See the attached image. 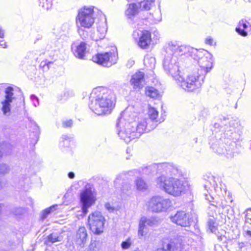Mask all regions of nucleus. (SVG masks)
Listing matches in <instances>:
<instances>
[{
    "mask_svg": "<svg viewBox=\"0 0 251 251\" xmlns=\"http://www.w3.org/2000/svg\"><path fill=\"white\" fill-rule=\"evenodd\" d=\"M87 49V44L84 42H81L79 44L74 43L72 46V50L74 55L81 59H84Z\"/></svg>",
    "mask_w": 251,
    "mask_h": 251,
    "instance_id": "24",
    "label": "nucleus"
},
{
    "mask_svg": "<svg viewBox=\"0 0 251 251\" xmlns=\"http://www.w3.org/2000/svg\"><path fill=\"white\" fill-rule=\"evenodd\" d=\"M0 46L4 48L7 47L6 43L3 40L0 39Z\"/></svg>",
    "mask_w": 251,
    "mask_h": 251,
    "instance_id": "53",
    "label": "nucleus"
},
{
    "mask_svg": "<svg viewBox=\"0 0 251 251\" xmlns=\"http://www.w3.org/2000/svg\"><path fill=\"white\" fill-rule=\"evenodd\" d=\"M5 100L1 102L2 106L1 110L5 116L9 115L11 110L10 103L15 99L14 96V89L11 87H7L5 91Z\"/></svg>",
    "mask_w": 251,
    "mask_h": 251,
    "instance_id": "16",
    "label": "nucleus"
},
{
    "mask_svg": "<svg viewBox=\"0 0 251 251\" xmlns=\"http://www.w3.org/2000/svg\"><path fill=\"white\" fill-rule=\"evenodd\" d=\"M53 62L47 59L42 61L40 64V67L42 68L44 71H47L53 64Z\"/></svg>",
    "mask_w": 251,
    "mask_h": 251,
    "instance_id": "41",
    "label": "nucleus"
},
{
    "mask_svg": "<svg viewBox=\"0 0 251 251\" xmlns=\"http://www.w3.org/2000/svg\"><path fill=\"white\" fill-rule=\"evenodd\" d=\"M4 37V32L3 30L0 27V39Z\"/></svg>",
    "mask_w": 251,
    "mask_h": 251,
    "instance_id": "56",
    "label": "nucleus"
},
{
    "mask_svg": "<svg viewBox=\"0 0 251 251\" xmlns=\"http://www.w3.org/2000/svg\"><path fill=\"white\" fill-rule=\"evenodd\" d=\"M132 36L140 48L146 49L149 47L151 42V34L149 31L135 30L133 32Z\"/></svg>",
    "mask_w": 251,
    "mask_h": 251,
    "instance_id": "15",
    "label": "nucleus"
},
{
    "mask_svg": "<svg viewBox=\"0 0 251 251\" xmlns=\"http://www.w3.org/2000/svg\"><path fill=\"white\" fill-rule=\"evenodd\" d=\"M205 77L199 72H195L188 75L185 78L181 75L176 82L185 91L194 92L201 88Z\"/></svg>",
    "mask_w": 251,
    "mask_h": 251,
    "instance_id": "8",
    "label": "nucleus"
},
{
    "mask_svg": "<svg viewBox=\"0 0 251 251\" xmlns=\"http://www.w3.org/2000/svg\"><path fill=\"white\" fill-rule=\"evenodd\" d=\"M39 5L44 9L48 10L50 9L52 6L53 0H38Z\"/></svg>",
    "mask_w": 251,
    "mask_h": 251,
    "instance_id": "37",
    "label": "nucleus"
},
{
    "mask_svg": "<svg viewBox=\"0 0 251 251\" xmlns=\"http://www.w3.org/2000/svg\"><path fill=\"white\" fill-rule=\"evenodd\" d=\"M153 166H149L144 168H140L139 169H135L130 171L127 173H122L118 175L114 180V186L117 191L120 190L123 193H126L128 190H130L131 186L129 184L125 182L127 176H137L138 175H149L152 170Z\"/></svg>",
    "mask_w": 251,
    "mask_h": 251,
    "instance_id": "9",
    "label": "nucleus"
},
{
    "mask_svg": "<svg viewBox=\"0 0 251 251\" xmlns=\"http://www.w3.org/2000/svg\"><path fill=\"white\" fill-rule=\"evenodd\" d=\"M205 179L204 183V189L211 197L214 193L218 195H223L226 193V189L225 185L221 182V178L213 176H208Z\"/></svg>",
    "mask_w": 251,
    "mask_h": 251,
    "instance_id": "12",
    "label": "nucleus"
},
{
    "mask_svg": "<svg viewBox=\"0 0 251 251\" xmlns=\"http://www.w3.org/2000/svg\"><path fill=\"white\" fill-rule=\"evenodd\" d=\"M2 156H3L2 153L1 151H0V158H1Z\"/></svg>",
    "mask_w": 251,
    "mask_h": 251,
    "instance_id": "61",
    "label": "nucleus"
},
{
    "mask_svg": "<svg viewBox=\"0 0 251 251\" xmlns=\"http://www.w3.org/2000/svg\"><path fill=\"white\" fill-rule=\"evenodd\" d=\"M204 195L205 196V199H207V200H208V198L207 197H208L207 194L204 193Z\"/></svg>",
    "mask_w": 251,
    "mask_h": 251,
    "instance_id": "60",
    "label": "nucleus"
},
{
    "mask_svg": "<svg viewBox=\"0 0 251 251\" xmlns=\"http://www.w3.org/2000/svg\"><path fill=\"white\" fill-rule=\"evenodd\" d=\"M204 43L208 45L213 46L216 45V42L214 41L213 38L211 36H207L204 40Z\"/></svg>",
    "mask_w": 251,
    "mask_h": 251,
    "instance_id": "46",
    "label": "nucleus"
},
{
    "mask_svg": "<svg viewBox=\"0 0 251 251\" xmlns=\"http://www.w3.org/2000/svg\"><path fill=\"white\" fill-rule=\"evenodd\" d=\"M28 119L30 122V128L33 130L32 132L34 136L32 139L31 143L34 145L37 143L39 138L40 128L36 122L32 120L31 118H28Z\"/></svg>",
    "mask_w": 251,
    "mask_h": 251,
    "instance_id": "26",
    "label": "nucleus"
},
{
    "mask_svg": "<svg viewBox=\"0 0 251 251\" xmlns=\"http://www.w3.org/2000/svg\"><path fill=\"white\" fill-rule=\"evenodd\" d=\"M223 117L220 124H215L216 127H221L223 135L218 134L215 137L211 138L209 144L214 152L232 158L238 153L236 141L239 136L235 129L238 126V122L232 118Z\"/></svg>",
    "mask_w": 251,
    "mask_h": 251,
    "instance_id": "1",
    "label": "nucleus"
},
{
    "mask_svg": "<svg viewBox=\"0 0 251 251\" xmlns=\"http://www.w3.org/2000/svg\"><path fill=\"white\" fill-rule=\"evenodd\" d=\"M239 251H251V244L249 242H241L238 244Z\"/></svg>",
    "mask_w": 251,
    "mask_h": 251,
    "instance_id": "39",
    "label": "nucleus"
},
{
    "mask_svg": "<svg viewBox=\"0 0 251 251\" xmlns=\"http://www.w3.org/2000/svg\"><path fill=\"white\" fill-rule=\"evenodd\" d=\"M104 222V217L99 211L91 213L88 218V224L90 229L95 234H100L103 232Z\"/></svg>",
    "mask_w": 251,
    "mask_h": 251,
    "instance_id": "14",
    "label": "nucleus"
},
{
    "mask_svg": "<svg viewBox=\"0 0 251 251\" xmlns=\"http://www.w3.org/2000/svg\"><path fill=\"white\" fill-rule=\"evenodd\" d=\"M73 125V121L72 120H66L62 121V126L64 127H70Z\"/></svg>",
    "mask_w": 251,
    "mask_h": 251,
    "instance_id": "48",
    "label": "nucleus"
},
{
    "mask_svg": "<svg viewBox=\"0 0 251 251\" xmlns=\"http://www.w3.org/2000/svg\"><path fill=\"white\" fill-rule=\"evenodd\" d=\"M27 211L26 209L23 207H16L13 210V213L15 216H21L24 214Z\"/></svg>",
    "mask_w": 251,
    "mask_h": 251,
    "instance_id": "43",
    "label": "nucleus"
},
{
    "mask_svg": "<svg viewBox=\"0 0 251 251\" xmlns=\"http://www.w3.org/2000/svg\"><path fill=\"white\" fill-rule=\"evenodd\" d=\"M140 222L143 224L146 227L147 226H153L155 224V221L152 218H147L145 217H143L141 218Z\"/></svg>",
    "mask_w": 251,
    "mask_h": 251,
    "instance_id": "38",
    "label": "nucleus"
},
{
    "mask_svg": "<svg viewBox=\"0 0 251 251\" xmlns=\"http://www.w3.org/2000/svg\"><path fill=\"white\" fill-rule=\"evenodd\" d=\"M30 99L32 101L33 104L35 107H37L39 105V99L38 98L34 95H32L30 96Z\"/></svg>",
    "mask_w": 251,
    "mask_h": 251,
    "instance_id": "47",
    "label": "nucleus"
},
{
    "mask_svg": "<svg viewBox=\"0 0 251 251\" xmlns=\"http://www.w3.org/2000/svg\"><path fill=\"white\" fill-rule=\"evenodd\" d=\"M15 246V243L13 241L8 240L6 243L5 249H13Z\"/></svg>",
    "mask_w": 251,
    "mask_h": 251,
    "instance_id": "51",
    "label": "nucleus"
},
{
    "mask_svg": "<svg viewBox=\"0 0 251 251\" xmlns=\"http://www.w3.org/2000/svg\"><path fill=\"white\" fill-rule=\"evenodd\" d=\"M145 92L147 96L151 98L157 99L160 97L159 91L153 87H146Z\"/></svg>",
    "mask_w": 251,
    "mask_h": 251,
    "instance_id": "31",
    "label": "nucleus"
},
{
    "mask_svg": "<svg viewBox=\"0 0 251 251\" xmlns=\"http://www.w3.org/2000/svg\"><path fill=\"white\" fill-rule=\"evenodd\" d=\"M96 193L92 186L87 183L80 194V200L81 204L80 214H77L76 216L79 219L82 218L88 212V208L90 207L96 200Z\"/></svg>",
    "mask_w": 251,
    "mask_h": 251,
    "instance_id": "10",
    "label": "nucleus"
},
{
    "mask_svg": "<svg viewBox=\"0 0 251 251\" xmlns=\"http://www.w3.org/2000/svg\"><path fill=\"white\" fill-rule=\"evenodd\" d=\"M180 251H202V250L201 247H195L191 246L190 247H186V250H181Z\"/></svg>",
    "mask_w": 251,
    "mask_h": 251,
    "instance_id": "49",
    "label": "nucleus"
},
{
    "mask_svg": "<svg viewBox=\"0 0 251 251\" xmlns=\"http://www.w3.org/2000/svg\"><path fill=\"white\" fill-rule=\"evenodd\" d=\"M57 207L58 205L57 204H55L43 210L42 213L41 219L44 220L47 218L48 215L54 211L56 210L57 209Z\"/></svg>",
    "mask_w": 251,
    "mask_h": 251,
    "instance_id": "35",
    "label": "nucleus"
},
{
    "mask_svg": "<svg viewBox=\"0 0 251 251\" xmlns=\"http://www.w3.org/2000/svg\"><path fill=\"white\" fill-rule=\"evenodd\" d=\"M246 234L249 237H251V231L247 230V232H246Z\"/></svg>",
    "mask_w": 251,
    "mask_h": 251,
    "instance_id": "58",
    "label": "nucleus"
},
{
    "mask_svg": "<svg viewBox=\"0 0 251 251\" xmlns=\"http://www.w3.org/2000/svg\"><path fill=\"white\" fill-rule=\"evenodd\" d=\"M185 45H179L176 42L167 43L164 47V59L163 62L164 71L176 81L181 75L180 70L179 57L187 56V51L180 52V49Z\"/></svg>",
    "mask_w": 251,
    "mask_h": 251,
    "instance_id": "4",
    "label": "nucleus"
},
{
    "mask_svg": "<svg viewBox=\"0 0 251 251\" xmlns=\"http://www.w3.org/2000/svg\"><path fill=\"white\" fill-rule=\"evenodd\" d=\"M172 222L181 226H188L191 222L190 215L184 211H178L171 217Z\"/></svg>",
    "mask_w": 251,
    "mask_h": 251,
    "instance_id": "18",
    "label": "nucleus"
},
{
    "mask_svg": "<svg viewBox=\"0 0 251 251\" xmlns=\"http://www.w3.org/2000/svg\"><path fill=\"white\" fill-rule=\"evenodd\" d=\"M139 5L136 3H130L127 5V9L125 12V15L127 22L131 25H133L137 20L138 13Z\"/></svg>",
    "mask_w": 251,
    "mask_h": 251,
    "instance_id": "22",
    "label": "nucleus"
},
{
    "mask_svg": "<svg viewBox=\"0 0 251 251\" xmlns=\"http://www.w3.org/2000/svg\"><path fill=\"white\" fill-rule=\"evenodd\" d=\"M148 115L149 118H147V120L149 122V126L151 128H155L159 123L164 121V119L161 120L158 118V112L156 108L151 106L150 105L148 106Z\"/></svg>",
    "mask_w": 251,
    "mask_h": 251,
    "instance_id": "21",
    "label": "nucleus"
},
{
    "mask_svg": "<svg viewBox=\"0 0 251 251\" xmlns=\"http://www.w3.org/2000/svg\"><path fill=\"white\" fill-rule=\"evenodd\" d=\"M147 231L146 227L139 222V228L138 231V236L139 238L141 239L144 236L146 235Z\"/></svg>",
    "mask_w": 251,
    "mask_h": 251,
    "instance_id": "40",
    "label": "nucleus"
},
{
    "mask_svg": "<svg viewBox=\"0 0 251 251\" xmlns=\"http://www.w3.org/2000/svg\"><path fill=\"white\" fill-rule=\"evenodd\" d=\"M133 64H134V61L130 60V61H128V64L127 65L128 66L129 64H130L129 67H131Z\"/></svg>",
    "mask_w": 251,
    "mask_h": 251,
    "instance_id": "57",
    "label": "nucleus"
},
{
    "mask_svg": "<svg viewBox=\"0 0 251 251\" xmlns=\"http://www.w3.org/2000/svg\"><path fill=\"white\" fill-rule=\"evenodd\" d=\"M10 171V167L6 163L0 164V174L1 175H5L8 174Z\"/></svg>",
    "mask_w": 251,
    "mask_h": 251,
    "instance_id": "42",
    "label": "nucleus"
},
{
    "mask_svg": "<svg viewBox=\"0 0 251 251\" xmlns=\"http://www.w3.org/2000/svg\"><path fill=\"white\" fill-rule=\"evenodd\" d=\"M144 64L147 69H153L155 65V58L150 55H146L144 59Z\"/></svg>",
    "mask_w": 251,
    "mask_h": 251,
    "instance_id": "29",
    "label": "nucleus"
},
{
    "mask_svg": "<svg viewBox=\"0 0 251 251\" xmlns=\"http://www.w3.org/2000/svg\"><path fill=\"white\" fill-rule=\"evenodd\" d=\"M131 245V241L130 238H128L126 241H123L121 244V247L123 249L126 250L128 249Z\"/></svg>",
    "mask_w": 251,
    "mask_h": 251,
    "instance_id": "45",
    "label": "nucleus"
},
{
    "mask_svg": "<svg viewBox=\"0 0 251 251\" xmlns=\"http://www.w3.org/2000/svg\"><path fill=\"white\" fill-rule=\"evenodd\" d=\"M63 238V237L60 233L54 232L47 237V239L45 242L47 245H50L54 243L61 241Z\"/></svg>",
    "mask_w": 251,
    "mask_h": 251,
    "instance_id": "28",
    "label": "nucleus"
},
{
    "mask_svg": "<svg viewBox=\"0 0 251 251\" xmlns=\"http://www.w3.org/2000/svg\"><path fill=\"white\" fill-rule=\"evenodd\" d=\"M249 26H251L250 23L246 20L242 19L236 28V31L240 35L245 37L248 34L246 30Z\"/></svg>",
    "mask_w": 251,
    "mask_h": 251,
    "instance_id": "27",
    "label": "nucleus"
},
{
    "mask_svg": "<svg viewBox=\"0 0 251 251\" xmlns=\"http://www.w3.org/2000/svg\"><path fill=\"white\" fill-rule=\"evenodd\" d=\"M144 74L142 72H138L133 75L130 80L131 85L134 89H140L144 85Z\"/></svg>",
    "mask_w": 251,
    "mask_h": 251,
    "instance_id": "25",
    "label": "nucleus"
},
{
    "mask_svg": "<svg viewBox=\"0 0 251 251\" xmlns=\"http://www.w3.org/2000/svg\"><path fill=\"white\" fill-rule=\"evenodd\" d=\"M94 7L84 6L78 10L75 18L77 31L80 36L85 39L88 37L87 31L85 29L90 28L95 22Z\"/></svg>",
    "mask_w": 251,
    "mask_h": 251,
    "instance_id": "7",
    "label": "nucleus"
},
{
    "mask_svg": "<svg viewBox=\"0 0 251 251\" xmlns=\"http://www.w3.org/2000/svg\"><path fill=\"white\" fill-rule=\"evenodd\" d=\"M155 33H156V34H158V32H155Z\"/></svg>",
    "mask_w": 251,
    "mask_h": 251,
    "instance_id": "62",
    "label": "nucleus"
},
{
    "mask_svg": "<svg viewBox=\"0 0 251 251\" xmlns=\"http://www.w3.org/2000/svg\"><path fill=\"white\" fill-rule=\"evenodd\" d=\"M114 95L106 88H94L90 96V109L98 115L109 114L114 107Z\"/></svg>",
    "mask_w": 251,
    "mask_h": 251,
    "instance_id": "5",
    "label": "nucleus"
},
{
    "mask_svg": "<svg viewBox=\"0 0 251 251\" xmlns=\"http://www.w3.org/2000/svg\"><path fill=\"white\" fill-rule=\"evenodd\" d=\"M215 250L216 251H228V249L226 247H224V248H223L221 245L219 244L215 245Z\"/></svg>",
    "mask_w": 251,
    "mask_h": 251,
    "instance_id": "52",
    "label": "nucleus"
},
{
    "mask_svg": "<svg viewBox=\"0 0 251 251\" xmlns=\"http://www.w3.org/2000/svg\"><path fill=\"white\" fill-rule=\"evenodd\" d=\"M180 52L187 51V56H191L194 60L197 61L199 68L197 72L205 75L209 72L213 67L212 55L208 51L192 48L190 46L182 47L180 49Z\"/></svg>",
    "mask_w": 251,
    "mask_h": 251,
    "instance_id": "6",
    "label": "nucleus"
},
{
    "mask_svg": "<svg viewBox=\"0 0 251 251\" xmlns=\"http://www.w3.org/2000/svg\"><path fill=\"white\" fill-rule=\"evenodd\" d=\"M112 51L106 52L103 53H98L92 57L93 62L104 67H109L115 64L118 59L117 50L116 47H113Z\"/></svg>",
    "mask_w": 251,
    "mask_h": 251,
    "instance_id": "13",
    "label": "nucleus"
},
{
    "mask_svg": "<svg viewBox=\"0 0 251 251\" xmlns=\"http://www.w3.org/2000/svg\"><path fill=\"white\" fill-rule=\"evenodd\" d=\"M217 207L212 204L209 207L208 214L209 216L212 217L214 219L215 216L217 215L216 212Z\"/></svg>",
    "mask_w": 251,
    "mask_h": 251,
    "instance_id": "44",
    "label": "nucleus"
},
{
    "mask_svg": "<svg viewBox=\"0 0 251 251\" xmlns=\"http://www.w3.org/2000/svg\"><path fill=\"white\" fill-rule=\"evenodd\" d=\"M207 225L209 229L211 232L215 233L220 242H226L227 237L226 236V232L225 230L221 229L220 230L218 229L216 226V223L214 219H209Z\"/></svg>",
    "mask_w": 251,
    "mask_h": 251,
    "instance_id": "23",
    "label": "nucleus"
},
{
    "mask_svg": "<svg viewBox=\"0 0 251 251\" xmlns=\"http://www.w3.org/2000/svg\"><path fill=\"white\" fill-rule=\"evenodd\" d=\"M62 28L63 29V30L64 31H65V30H67V29H69V24H67V23H65V24H64L62 25Z\"/></svg>",
    "mask_w": 251,
    "mask_h": 251,
    "instance_id": "54",
    "label": "nucleus"
},
{
    "mask_svg": "<svg viewBox=\"0 0 251 251\" xmlns=\"http://www.w3.org/2000/svg\"><path fill=\"white\" fill-rule=\"evenodd\" d=\"M172 205L170 199L161 196L152 197L146 203L149 210L155 213L167 212Z\"/></svg>",
    "mask_w": 251,
    "mask_h": 251,
    "instance_id": "11",
    "label": "nucleus"
},
{
    "mask_svg": "<svg viewBox=\"0 0 251 251\" xmlns=\"http://www.w3.org/2000/svg\"><path fill=\"white\" fill-rule=\"evenodd\" d=\"M104 207L110 212H114L116 210V208L112 206L109 202L106 203Z\"/></svg>",
    "mask_w": 251,
    "mask_h": 251,
    "instance_id": "50",
    "label": "nucleus"
},
{
    "mask_svg": "<svg viewBox=\"0 0 251 251\" xmlns=\"http://www.w3.org/2000/svg\"><path fill=\"white\" fill-rule=\"evenodd\" d=\"M88 233L84 226L80 227L77 230L75 242L78 250L83 249L88 239Z\"/></svg>",
    "mask_w": 251,
    "mask_h": 251,
    "instance_id": "19",
    "label": "nucleus"
},
{
    "mask_svg": "<svg viewBox=\"0 0 251 251\" xmlns=\"http://www.w3.org/2000/svg\"><path fill=\"white\" fill-rule=\"evenodd\" d=\"M133 109L132 106L127 107L121 114L116 124L119 137L127 144L134 139L138 138L144 132L154 129H150L149 122L146 118L137 117L138 121L136 122L135 119L137 113L134 112L132 113Z\"/></svg>",
    "mask_w": 251,
    "mask_h": 251,
    "instance_id": "2",
    "label": "nucleus"
},
{
    "mask_svg": "<svg viewBox=\"0 0 251 251\" xmlns=\"http://www.w3.org/2000/svg\"><path fill=\"white\" fill-rule=\"evenodd\" d=\"M28 201H30V205L31 206H32L33 205V200L31 198H29L28 199Z\"/></svg>",
    "mask_w": 251,
    "mask_h": 251,
    "instance_id": "59",
    "label": "nucleus"
},
{
    "mask_svg": "<svg viewBox=\"0 0 251 251\" xmlns=\"http://www.w3.org/2000/svg\"><path fill=\"white\" fill-rule=\"evenodd\" d=\"M12 149L13 146L10 143H6L0 146V151L2 153L3 156L11 153Z\"/></svg>",
    "mask_w": 251,
    "mask_h": 251,
    "instance_id": "33",
    "label": "nucleus"
},
{
    "mask_svg": "<svg viewBox=\"0 0 251 251\" xmlns=\"http://www.w3.org/2000/svg\"><path fill=\"white\" fill-rule=\"evenodd\" d=\"M156 0H143L138 4L141 9L145 10H150L155 4Z\"/></svg>",
    "mask_w": 251,
    "mask_h": 251,
    "instance_id": "30",
    "label": "nucleus"
},
{
    "mask_svg": "<svg viewBox=\"0 0 251 251\" xmlns=\"http://www.w3.org/2000/svg\"><path fill=\"white\" fill-rule=\"evenodd\" d=\"M107 29L106 19L104 18L98 23L97 31L91 34V39L96 41L103 39L105 37Z\"/></svg>",
    "mask_w": 251,
    "mask_h": 251,
    "instance_id": "20",
    "label": "nucleus"
},
{
    "mask_svg": "<svg viewBox=\"0 0 251 251\" xmlns=\"http://www.w3.org/2000/svg\"><path fill=\"white\" fill-rule=\"evenodd\" d=\"M68 176L70 178L73 179L75 177V175L74 173L71 172L68 173Z\"/></svg>",
    "mask_w": 251,
    "mask_h": 251,
    "instance_id": "55",
    "label": "nucleus"
},
{
    "mask_svg": "<svg viewBox=\"0 0 251 251\" xmlns=\"http://www.w3.org/2000/svg\"><path fill=\"white\" fill-rule=\"evenodd\" d=\"M159 166L170 176L162 175L158 177L155 180L157 188L174 197L180 196L190 190L188 182L178 178L181 172L173 164L163 163Z\"/></svg>",
    "mask_w": 251,
    "mask_h": 251,
    "instance_id": "3",
    "label": "nucleus"
},
{
    "mask_svg": "<svg viewBox=\"0 0 251 251\" xmlns=\"http://www.w3.org/2000/svg\"><path fill=\"white\" fill-rule=\"evenodd\" d=\"M136 188L139 191H145L148 188L147 183L141 178L138 177L135 181Z\"/></svg>",
    "mask_w": 251,
    "mask_h": 251,
    "instance_id": "34",
    "label": "nucleus"
},
{
    "mask_svg": "<svg viewBox=\"0 0 251 251\" xmlns=\"http://www.w3.org/2000/svg\"><path fill=\"white\" fill-rule=\"evenodd\" d=\"M148 19L152 23L156 24L161 21L162 15L161 11L158 9L154 12L153 13L150 14Z\"/></svg>",
    "mask_w": 251,
    "mask_h": 251,
    "instance_id": "32",
    "label": "nucleus"
},
{
    "mask_svg": "<svg viewBox=\"0 0 251 251\" xmlns=\"http://www.w3.org/2000/svg\"><path fill=\"white\" fill-rule=\"evenodd\" d=\"M71 138L68 135H63L59 142V146L60 148L67 147L69 146Z\"/></svg>",
    "mask_w": 251,
    "mask_h": 251,
    "instance_id": "36",
    "label": "nucleus"
},
{
    "mask_svg": "<svg viewBox=\"0 0 251 251\" xmlns=\"http://www.w3.org/2000/svg\"><path fill=\"white\" fill-rule=\"evenodd\" d=\"M184 246L182 237L180 236H177L172 239L170 243H164L162 247L157 248L155 251H174V249L177 250L182 248Z\"/></svg>",
    "mask_w": 251,
    "mask_h": 251,
    "instance_id": "17",
    "label": "nucleus"
}]
</instances>
